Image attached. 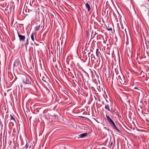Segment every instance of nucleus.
Listing matches in <instances>:
<instances>
[{
  "instance_id": "nucleus-10",
  "label": "nucleus",
  "mask_w": 149,
  "mask_h": 149,
  "mask_svg": "<svg viewBox=\"0 0 149 149\" xmlns=\"http://www.w3.org/2000/svg\"><path fill=\"white\" fill-rule=\"evenodd\" d=\"M40 25L39 24L38 26H36L35 28V30L36 31H38L40 29Z\"/></svg>"
},
{
  "instance_id": "nucleus-5",
  "label": "nucleus",
  "mask_w": 149,
  "mask_h": 149,
  "mask_svg": "<svg viewBox=\"0 0 149 149\" xmlns=\"http://www.w3.org/2000/svg\"><path fill=\"white\" fill-rule=\"evenodd\" d=\"M17 65L18 66L20 65L21 67V66L20 63L19 61L17 60L15 61V63H14V67H16Z\"/></svg>"
},
{
  "instance_id": "nucleus-13",
  "label": "nucleus",
  "mask_w": 149,
  "mask_h": 149,
  "mask_svg": "<svg viewBox=\"0 0 149 149\" xmlns=\"http://www.w3.org/2000/svg\"><path fill=\"white\" fill-rule=\"evenodd\" d=\"M113 114L116 115H118L117 114V113L116 112H115Z\"/></svg>"
},
{
  "instance_id": "nucleus-9",
  "label": "nucleus",
  "mask_w": 149,
  "mask_h": 149,
  "mask_svg": "<svg viewBox=\"0 0 149 149\" xmlns=\"http://www.w3.org/2000/svg\"><path fill=\"white\" fill-rule=\"evenodd\" d=\"M105 109L111 112V111L109 108V106L108 104L106 105L105 107Z\"/></svg>"
},
{
  "instance_id": "nucleus-6",
  "label": "nucleus",
  "mask_w": 149,
  "mask_h": 149,
  "mask_svg": "<svg viewBox=\"0 0 149 149\" xmlns=\"http://www.w3.org/2000/svg\"><path fill=\"white\" fill-rule=\"evenodd\" d=\"M120 81L122 84H124L125 82V81L124 80V77L123 76H122V78H121L120 77Z\"/></svg>"
},
{
  "instance_id": "nucleus-15",
  "label": "nucleus",
  "mask_w": 149,
  "mask_h": 149,
  "mask_svg": "<svg viewBox=\"0 0 149 149\" xmlns=\"http://www.w3.org/2000/svg\"><path fill=\"white\" fill-rule=\"evenodd\" d=\"M108 29L109 30H111V31L112 30V29L111 28H110V29Z\"/></svg>"
},
{
  "instance_id": "nucleus-12",
  "label": "nucleus",
  "mask_w": 149,
  "mask_h": 149,
  "mask_svg": "<svg viewBox=\"0 0 149 149\" xmlns=\"http://www.w3.org/2000/svg\"><path fill=\"white\" fill-rule=\"evenodd\" d=\"M29 44L28 40L27 39L25 43L24 44V45L26 48L27 47L28 45Z\"/></svg>"
},
{
  "instance_id": "nucleus-17",
  "label": "nucleus",
  "mask_w": 149,
  "mask_h": 149,
  "mask_svg": "<svg viewBox=\"0 0 149 149\" xmlns=\"http://www.w3.org/2000/svg\"><path fill=\"white\" fill-rule=\"evenodd\" d=\"M112 144H113V142H112L110 144V146H111L112 145Z\"/></svg>"
},
{
  "instance_id": "nucleus-21",
  "label": "nucleus",
  "mask_w": 149,
  "mask_h": 149,
  "mask_svg": "<svg viewBox=\"0 0 149 149\" xmlns=\"http://www.w3.org/2000/svg\"><path fill=\"white\" fill-rule=\"evenodd\" d=\"M114 128L115 129L116 128H117L116 127V126L115 125V126H114Z\"/></svg>"
},
{
  "instance_id": "nucleus-2",
  "label": "nucleus",
  "mask_w": 149,
  "mask_h": 149,
  "mask_svg": "<svg viewBox=\"0 0 149 149\" xmlns=\"http://www.w3.org/2000/svg\"><path fill=\"white\" fill-rule=\"evenodd\" d=\"M17 34L18 35V37L19 38L20 41H24L25 38V37L24 36H22L19 34V33L17 32Z\"/></svg>"
},
{
  "instance_id": "nucleus-22",
  "label": "nucleus",
  "mask_w": 149,
  "mask_h": 149,
  "mask_svg": "<svg viewBox=\"0 0 149 149\" xmlns=\"http://www.w3.org/2000/svg\"><path fill=\"white\" fill-rule=\"evenodd\" d=\"M113 127H114V126H115L116 125H115V123H114V124H113Z\"/></svg>"
},
{
  "instance_id": "nucleus-20",
  "label": "nucleus",
  "mask_w": 149,
  "mask_h": 149,
  "mask_svg": "<svg viewBox=\"0 0 149 149\" xmlns=\"http://www.w3.org/2000/svg\"><path fill=\"white\" fill-rule=\"evenodd\" d=\"M134 89H137V90H139V89H138V88H134Z\"/></svg>"
},
{
  "instance_id": "nucleus-1",
  "label": "nucleus",
  "mask_w": 149,
  "mask_h": 149,
  "mask_svg": "<svg viewBox=\"0 0 149 149\" xmlns=\"http://www.w3.org/2000/svg\"><path fill=\"white\" fill-rule=\"evenodd\" d=\"M22 82L25 84H30L31 82L29 80V78L28 76L25 75H23L22 76Z\"/></svg>"
},
{
  "instance_id": "nucleus-23",
  "label": "nucleus",
  "mask_w": 149,
  "mask_h": 149,
  "mask_svg": "<svg viewBox=\"0 0 149 149\" xmlns=\"http://www.w3.org/2000/svg\"><path fill=\"white\" fill-rule=\"evenodd\" d=\"M42 80L43 81H45V80H44V79H43V78L42 79Z\"/></svg>"
},
{
  "instance_id": "nucleus-16",
  "label": "nucleus",
  "mask_w": 149,
  "mask_h": 149,
  "mask_svg": "<svg viewBox=\"0 0 149 149\" xmlns=\"http://www.w3.org/2000/svg\"><path fill=\"white\" fill-rule=\"evenodd\" d=\"M115 129H116V130H117V131H118V132H119V130L117 128V127Z\"/></svg>"
},
{
  "instance_id": "nucleus-3",
  "label": "nucleus",
  "mask_w": 149,
  "mask_h": 149,
  "mask_svg": "<svg viewBox=\"0 0 149 149\" xmlns=\"http://www.w3.org/2000/svg\"><path fill=\"white\" fill-rule=\"evenodd\" d=\"M10 120L11 121L10 123L12 124V126H13L14 125V123H16V120L12 115H10Z\"/></svg>"
},
{
  "instance_id": "nucleus-26",
  "label": "nucleus",
  "mask_w": 149,
  "mask_h": 149,
  "mask_svg": "<svg viewBox=\"0 0 149 149\" xmlns=\"http://www.w3.org/2000/svg\"><path fill=\"white\" fill-rule=\"evenodd\" d=\"M27 144L26 145V148H27L28 147V146H27Z\"/></svg>"
},
{
  "instance_id": "nucleus-7",
  "label": "nucleus",
  "mask_w": 149,
  "mask_h": 149,
  "mask_svg": "<svg viewBox=\"0 0 149 149\" xmlns=\"http://www.w3.org/2000/svg\"><path fill=\"white\" fill-rule=\"evenodd\" d=\"M87 133H84L82 134H80L79 135V137L80 138H84L87 135Z\"/></svg>"
},
{
  "instance_id": "nucleus-8",
  "label": "nucleus",
  "mask_w": 149,
  "mask_h": 149,
  "mask_svg": "<svg viewBox=\"0 0 149 149\" xmlns=\"http://www.w3.org/2000/svg\"><path fill=\"white\" fill-rule=\"evenodd\" d=\"M86 8H87L88 9V12L91 9V8H90V5L88 3H86Z\"/></svg>"
},
{
  "instance_id": "nucleus-24",
  "label": "nucleus",
  "mask_w": 149,
  "mask_h": 149,
  "mask_svg": "<svg viewBox=\"0 0 149 149\" xmlns=\"http://www.w3.org/2000/svg\"><path fill=\"white\" fill-rule=\"evenodd\" d=\"M42 80L43 81H45V80H44V79H43V78L42 79Z\"/></svg>"
},
{
  "instance_id": "nucleus-11",
  "label": "nucleus",
  "mask_w": 149,
  "mask_h": 149,
  "mask_svg": "<svg viewBox=\"0 0 149 149\" xmlns=\"http://www.w3.org/2000/svg\"><path fill=\"white\" fill-rule=\"evenodd\" d=\"M34 33H32L31 35V36L32 40L33 41L34 40Z\"/></svg>"
},
{
  "instance_id": "nucleus-27",
  "label": "nucleus",
  "mask_w": 149,
  "mask_h": 149,
  "mask_svg": "<svg viewBox=\"0 0 149 149\" xmlns=\"http://www.w3.org/2000/svg\"><path fill=\"white\" fill-rule=\"evenodd\" d=\"M27 144L26 145V148H27L28 147V146H27Z\"/></svg>"
},
{
  "instance_id": "nucleus-29",
  "label": "nucleus",
  "mask_w": 149,
  "mask_h": 149,
  "mask_svg": "<svg viewBox=\"0 0 149 149\" xmlns=\"http://www.w3.org/2000/svg\"><path fill=\"white\" fill-rule=\"evenodd\" d=\"M106 100V101H107V102H108V101L107 100Z\"/></svg>"
},
{
  "instance_id": "nucleus-25",
  "label": "nucleus",
  "mask_w": 149,
  "mask_h": 149,
  "mask_svg": "<svg viewBox=\"0 0 149 149\" xmlns=\"http://www.w3.org/2000/svg\"><path fill=\"white\" fill-rule=\"evenodd\" d=\"M93 58H94V59L95 60V57H94V56Z\"/></svg>"
},
{
  "instance_id": "nucleus-4",
  "label": "nucleus",
  "mask_w": 149,
  "mask_h": 149,
  "mask_svg": "<svg viewBox=\"0 0 149 149\" xmlns=\"http://www.w3.org/2000/svg\"><path fill=\"white\" fill-rule=\"evenodd\" d=\"M106 117L108 120V122L109 123L111 124H112V125L114 124V122L109 117L107 116V115H106Z\"/></svg>"
},
{
  "instance_id": "nucleus-18",
  "label": "nucleus",
  "mask_w": 149,
  "mask_h": 149,
  "mask_svg": "<svg viewBox=\"0 0 149 149\" xmlns=\"http://www.w3.org/2000/svg\"><path fill=\"white\" fill-rule=\"evenodd\" d=\"M98 49H97L96 50V52H98Z\"/></svg>"
},
{
  "instance_id": "nucleus-19",
  "label": "nucleus",
  "mask_w": 149,
  "mask_h": 149,
  "mask_svg": "<svg viewBox=\"0 0 149 149\" xmlns=\"http://www.w3.org/2000/svg\"><path fill=\"white\" fill-rule=\"evenodd\" d=\"M125 33L126 34H127V31H126V29H125Z\"/></svg>"
},
{
  "instance_id": "nucleus-28",
  "label": "nucleus",
  "mask_w": 149,
  "mask_h": 149,
  "mask_svg": "<svg viewBox=\"0 0 149 149\" xmlns=\"http://www.w3.org/2000/svg\"><path fill=\"white\" fill-rule=\"evenodd\" d=\"M90 54V52L88 54V55H89Z\"/></svg>"
},
{
  "instance_id": "nucleus-14",
  "label": "nucleus",
  "mask_w": 149,
  "mask_h": 149,
  "mask_svg": "<svg viewBox=\"0 0 149 149\" xmlns=\"http://www.w3.org/2000/svg\"><path fill=\"white\" fill-rule=\"evenodd\" d=\"M96 56H98V52H96Z\"/></svg>"
}]
</instances>
